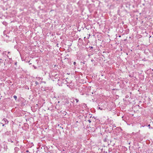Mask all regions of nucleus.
<instances>
[{
  "label": "nucleus",
  "instance_id": "obj_34",
  "mask_svg": "<svg viewBox=\"0 0 153 153\" xmlns=\"http://www.w3.org/2000/svg\"><path fill=\"white\" fill-rule=\"evenodd\" d=\"M119 37H121V36H119Z\"/></svg>",
  "mask_w": 153,
  "mask_h": 153
},
{
  "label": "nucleus",
  "instance_id": "obj_10",
  "mask_svg": "<svg viewBox=\"0 0 153 153\" xmlns=\"http://www.w3.org/2000/svg\"><path fill=\"white\" fill-rule=\"evenodd\" d=\"M150 126V124H149L148 125V126L149 127V128L150 129H153V128L152 127H151Z\"/></svg>",
  "mask_w": 153,
  "mask_h": 153
},
{
  "label": "nucleus",
  "instance_id": "obj_1",
  "mask_svg": "<svg viewBox=\"0 0 153 153\" xmlns=\"http://www.w3.org/2000/svg\"><path fill=\"white\" fill-rule=\"evenodd\" d=\"M2 123H1V124L4 123V124H7L8 123V121L6 118H4L2 120Z\"/></svg>",
  "mask_w": 153,
  "mask_h": 153
},
{
  "label": "nucleus",
  "instance_id": "obj_22",
  "mask_svg": "<svg viewBox=\"0 0 153 153\" xmlns=\"http://www.w3.org/2000/svg\"><path fill=\"white\" fill-rule=\"evenodd\" d=\"M99 108V109H100V110H102V108H101L100 107Z\"/></svg>",
  "mask_w": 153,
  "mask_h": 153
},
{
  "label": "nucleus",
  "instance_id": "obj_8",
  "mask_svg": "<svg viewBox=\"0 0 153 153\" xmlns=\"http://www.w3.org/2000/svg\"><path fill=\"white\" fill-rule=\"evenodd\" d=\"M15 151L16 152H17L19 150V149L17 147H16L14 148Z\"/></svg>",
  "mask_w": 153,
  "mask_h": 153
},
{
  "label": "nucleus",
  "instance_id": "obj_31",
  "mask_svg": "<svg viewBox=\"0 0 153 153\" xmlns=\"http://www.w3.org/2000/svg\"><path fill=\"white\" fill-rule=\"evenodd\" d=\"M9 59H10V60H12V59H11V58H9Z\"/></svg>",
  "mask_w": 153,
  "mask_h": 153
},
{
  "label": "nucleus",
  "instance_id": "obj_29",
  "mask_svg": "<svg viewBox=\"0 0 153 153\" xmlns=\"http://www.w3.org/2000/svg\"><path fill=\"white\" fill-rule=\"evenodd\" d=\"M7 53H8V54H9V53H10V52L9 51V52H7Z\"/></svg>",
  "mask_w": 153,
  "mask_h": 153
},
{
  "label": "nucleus",
  "instance_id": "obj_9",
  "mask_svg": "<svg viewBox=\"0 0 153 153\" xmlns=\"http://www.w3.org/2000/svg\"><path fill=\"white\" fill-rule=\"evenodd\" d=\"M74 100H76V103H77L79 101V100L78 99H77L76 98H74Z\"/></svg>",
  "mask_w": 153,
  "mask_h": 153
},
{
  "label": "nucleus",
  "instance_id": "obj_4",
  "mask_svg": "<svg viewBox=\"0 0 153 153\" xmlns=\"http://www.w3.org/2000/svg\"><path fill=\"white\" fill-rule=\"evenodd\" d=\"M58 82L57 84L59 86H62V79H59L58 80Z\"/></svg>",
  "mask_w": 153,
  "mask_h": 153
},
{
  "label": "nucleus",
  "instance_id": "obj_23",
  "mask_svg": "<svg viewBox=\"0 0 153 153\" xmlns=\"http://www.w3.org/2000/svg\"><path fill=\"white\" fill-rule=\"evenodd\" d=\"M89 117H90V118H91V116H90V114H89Z\"/></svg>",
  "mask_w": 153,
  "mask_h": 153
},
{
  "label": "nucleus",
  "instance_id": "obj_24",
  "mask_svg": "<svg viewBox=\"0 0 153 153\" xmlns=\"http://www.w3.org/2000/svg\"><path fill=\"white\" fill-rule=\"evenodd\" d=\"M26 152H29V153H30V152H29V151L27 150L26 151Z\"/></svg>",
  "mask_w": 153,
  "mask_h": 153
},
{
  "label": "nucleus",
  "instance_id": "obj_20",
  "mask_svg": "<svg viewBox=\"0 0 153 153\" xmlns=\"http://www.w3.org/2000/svg\"><path fill=\"white\" fill-rule=\"evenodd\" d=\"M88 122H89V123H91V121L90 120H88Z\"/></svg>",
  "mask_w": 153,
  "mask_h": 153
},
{
  "label": "nucleus",
  "instance_id": "obj_17",
  "mask_svg": "<svg viewBox=\"0 0 153 153\" xmlns=\"http://www.w3.org/2000/svg\"><path fill=\"white\" fill-rule=\"evenodd\" d=\"M69 103V101H68V100H66V101H65V103Z\"/></svg>",
  "mask_w": 153,
  "mask_h": 153
},
{
  "label": "nucleus",
  "instance_id": "obj_18",
  "mask_svg": "<svg viewBox=\"0 0 153 153\" xmlns=\"http://www.w3.org/2000/svg\"><path fill=\"white\" fill-rule=\"evenodd\" d=\"M17 62H15L14 65H17Z\"/></svg>",
  "mask_w": 153,
  "mask_h": 153
},
{
  "label": "nucleus",
  "instance_id": "obj_12",
  "mask_svg": "<svg viewBox=\"0 0 153 153\" xmlns=\"http://www.w3.org/2000/svg\"><path fill=\"white\" fill-rule=\"evenodd\" d=\"M0 60V62L1 63H2L3 62V60H2L1 59Z\"/></svg>",
  "mask_w": 153,
  "mask_h": 153
},
{
  "label": "nucleus",
  "instance_id": "obj_11",
  "mask_svg": "<svg viewBox=\"0 0 153 153\" xmlns=\"http://www.w3.org/2000/svg\"><path fill=\"white\" fill-rule=\"evenodd\" d=\"M14 98L16 100V99L17 98V97L16 95H14L13 96Z\"/></svg>",
  "mask_w": 153,
  "mask_h": 153
},
{
  "label": "nucleus",
  "instance_id": "obj_30",
  "mask_svg": "<svg viewBox=\"0 0 153 153\" xmlns=\"http://www.w3.org/2000/svg\"><path fill=\"white\" fill-rule=\"evenodd\" d=\"M119 128L121 130H122L121 129V128Z\"/></svg>",
  "mask_w": 153,
  "mask_h": 153
},
{
  "label": "nucleus",
  "instance_id": "obj_3",
  "mask_svg": "<svg viewBox=\"0 0 153 153\" xmlns=\"http://www.w3.org/2000/svg\"><path fill=\"white\" fill-rule=\"evenodd\" d=\"M49 146H44V149L45 150V152H46L48 153L49 151Z\"/></svg>",
  "mask_w": 153,
  "mask_h": 153
},
{
  "label": "nucleus",
  "instance_id": "obj_6",
  "mask_svg": "<svg viewBox=\"0 0 153 153\" xmlns=\"http://www.w3.org/2000/svg\"><path fill=\"white\" fill-rule=\"evenodd\" d=\"M62 83L65 84H67V81L65 79H62Z\"/></svg>",
  "mask_w": 153,
  "mask_h": 153
},
{
  "label": "nucleus",
  "instance_id": "obj_37",
  "mask_svg": "<svg viewBox=\"0 0 153 153\" xmlns=\"http://www.w3.org/2000/svg\"><path fill=\"white\" fill-rule=\"evenodd\" d=\"M4 65H5V63H4Z\"/></svg>",
  "mask_w": 153,
  "mask_h": 153
},
{
  "label": "nucleus",
  "instance_id": "obj_21",
  "mask_svg": "<svg viewBox=\"0 0 153 153\" xmlns=\"http://www.w3.org/2000/svg\"><path fill=\"white\" fill-rule=\"evenodd\" d=\"M76 64V62H74V65H75Z\"/></svg>",
  "mask_w": 153,
  "mask_h": 153
},
{
  "label": "nucleus",
  "instance_id": "obj_5",
  "mask_svg": "<svg viewBox=\"0 0 153 153\" xmlns=\"http://www.w3.org/2000/svg\"><path fill=\"white\" fill-rule=\"evenodd\" d=\"M85 61L81 62H80V65H83V66H84V67H86L87 64L86 63H85Z\"/></svg>",
  "mask_w": 153,
  "mask_h": 153
},
{
  "label": "nucleus",
  "instance_id": "obj_2",
  "mask_svg": "<svg viewBox=\"0 0 153 153\" xmlns=\"http://www.w3.org/2000/svg\"><path fill=\"white\" fill-rule=\"evenodd\" d=\"M74 85V84L73 82L72 81H71L70 82H69V84L67 85V86L68 87L70 88H71L73 87Z\"/></svg>",
  "mask_w": 153,
  "mask_h": 153
},
{
  "label": "nucleus",
  "instance_id": "obj_28",
  "mask_svg": "<svg viewBox=\"0 0 153 153\" xmlns=\"http://www.w3.org/2000/svg\"><path fill=\"white\" fill-rule=\"evenodd\" d=\"M143 61H145V58H144V59H143Z\"/></svg>",
  "mask_w": 153,
  "mask_h": 153
},
{
  "label": "nucleus",
  "instance_id": "obj_19",
  "mask_svg": "<svg viewBox=\"0 0 153 153\" xmlns=\"http://www.w3.org/2000/svg\"><path fill=\"white\" fill-rule=\"evenodd\" d=\"M33 67L35 69H36L37 67H36L35 66H34V65H33Z\"/></svg>",
  "mask_w": 153,
  "mask_h": 153
},
{
  "label": "nucleus",
  "instance_id": "obj_27",
  "mask_svg": "<svg viewBox=\"0 0 153 153\" xmlns=\"http://www.w3.org/2000/svg\"><path fill=\"white\" fill-rule=\"evenodd\" d=\"M104 141H106V139H105L104 140Z\"/></svg>",
  "mask_w": 153,
  "mask_h": 153
},
{
  "label": "nucleus",
  "instance_id": "obj_32",
  "mask_svg": "<svg viewBox=\"0 0 153 153\" xmlns=\"http://www.w3.org/2000/svg\"><path fill=\"white\" fill-rule=\"evenodd\" d=\"M6 52V51H5V52H3V54L4 53V52Z\"/></svg>",
  "mask_w": 153,
  "mask_h": 153
},
{
  "label": "nucleus",
  "instance_id": "obj_15",
  "mask_svg": "<svg viewBox=\"0 0 153 153\" xmlns=\"http://www.w3.org/2000/svg\"><path fill=\"white\" fill-rule=\"evenodd\" d=\"M91 61L93 62H95V61L93 59H91Z\"/></svg>",
  "mask_w": 153,
  "mask_h": 153
},
{
  "label": "nucleus",
  "instance_id": "obj_33",
  "mask_svg": "<svg viewBox=\"0 0 153 153\" xmlns=\"http://www.w3.org/2000/svg\"><path fill=\"white\" fill-rule=\"evenodd\" d=\"M7 57L8 58H9V56L8 55H7Z\"/></svg>",
  "mask_w": 153,
  "mask_h": 153
},
{
  "label": "nucleus",
  "instance_id": "obj_39",
  "mask_svg": "<svg viewBox=\"0 0 153 153\" xmlns=\"http://www.w3.org/2000/svg\"><path fill=\"white\" fill-rule=\"evenodd\" d=\"M152 123H153V122H152Z\"/></svg>",
  "mask_w": 153,
  "mask_h": 153
},
{
  "label": "nucleus",
  "instance_id": "obj_38",
  "mask_svg": "<svg viewBox=\"0 0 153 153\" xmlns=\"http://www.w3.org/2000/svg\"><path fill=\"white\" fill-rule=\"evenodd\" d=\"M10 64H11V62H10Z\"/></svg>",
  "mask_w": 153,
  "mask_h": 153
},
{
  "label": "nucleus",
  "instance_id": "obj_36",
  "mask_svg": "<svg viewBox=\"0 0 153 153\" xmlns=\"http://www.w3.org/2000/svg\"><path fill=\"white\" fill-rule=\"evenodd\" d=\"M115 90V89H113V90Z\"/></svg>",
  "mask_w": 153,
  "mask_h": 153
},
{
  "label": "nucleus",
  "instance_id": "obj_25",
  "mask_svg": "<svg viewBox=\"0 0 153 153\" xmlns=\"http://www.w3.org/2000/svg\"><path fill=\"white\" fill-rule=\"evenodd\" d=\"M69 82L68 81H67V84H66L67 85H69Z\"/></svg>",
  "mask_w": 153,
  "mask_h": 153
},
{
  "label": "nucleus",
  "instance_id": "obj_14",
  "mask_svg": "<svg viewBox=\"0 0 153 153\" xmlns=\"http://www.w3.org/2000/svg\"><path fill=\"white\" fill-rule=\"evenodd\" d=\"M9 141H10L11 143H13V141L11 139H10L8 140Z\"/></svg>",
  "mask_w": 153,
  "mask_h": 153
},
{
  "label": "nucleus",
  "instance_id": "obj_35",
  "mask_svg": "<svg viewBox=\"0 0 153 153\" xmlns=\"http://www.w3.org/2000/svg\"><path fill=\"white\" fill-rule=\"evenodd\" d=\"M151 37V36H150L149 38Z\"/></svg>",
  "mask_w": 153,
  "mask_h": 153
},
{
  "label": "nucleus",
  "instance_id": "obj_13",
  "mask_svg": "<svg viewBox=\"0 0 153 153\" xmlns=\"http://www.w3.org/2000/svg\"><path fill=\"white\" fill-rule=\"evenodd\" d=\"M39 84V83L37 81H36L35 82V84L36 85H38Z\"/></svg>",
  "mask_w": 153,
  "mask_h": 153
},
{
  "label": "nucleus",
  "instance_id": "obj_16",
  "mask_svg": "<svg viewBox=\"0 0 153 153\" xmlns=\"http://www.w3.org/2000/svg\"><path fill=\"white\" fill-rule=\"evenodd\" d=\"M89 48L90 49H91L93 48V47L92 46L89 47Z\"/></svg>",
  "mask_w": 153,
  "mask_h": 153
},
{
  "label": "nucleus",
  "instance_id": "obj_7",
  "mask_svg": "<svg viewBox=\"0 0 153 153\" xmlns=\"http://www.w3.org/2000/svg\"><path fill=\"white\" fill-rule=\"evenodd\" d=\"M11 131H7L5 133V135H11Z\"/></svg>",
  "mask_w": 153,
  "mask_h": 153
},
{
  "label": "nucleus",
  "instance_id": "obj_26",
  "mask_svg": "<svg viewBox=\"0 0 153 153\" xmlns=\"http://www.w3.org/2000/svg\"><path fill=\"white\" fill-rule=\"evenodd\" d=\"M3 124L2 126H4V125H5V124H4V123H3V124Z\"/></svg>",
  "mask_w": 153,
  "mask_h": 153
}]
</instances>
